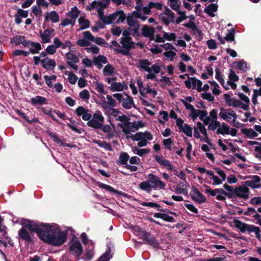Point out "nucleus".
I'll list each match as a JSON object with an SVG mask.
<instances>
[{
  "mask_svg": "<svg viewBox=\"0 0 261 261\" xmlns=\"http://www.w3.org/2000/svg\"><path fill=\"white\" fill-rule=\"evenodd\" d=\"M150 65L151 62L148 60H139V67L148 72H151V68L149 67Z\"/></svg>",
  "mask_w": 261,
  "mask_h": 261,
  "instance_id": "32",
  "label": "nucleus"
},
{
  "mask_svg": "<svg viewBox=\"0 0 261 261\" xmlns=\"http://www.w3.org/2000/svg\"><path fill=\"white\" fill-rule=\"evenodd\" d=\"M163 212L162 213H156L153 215V217L156 218H160L164 221L168 222H175V219L172 216L168 215L167 214Z\"/></svg>",
  "mask_w": 261,
  "mask_h": 261,
  "instance_id": "17",
  "label": "nucleus"
},
{
  "mask_svg": "<svg viewBox=\"0 0 261 261\" xmlns=\"http://www.w3.org/2000/svg\"><path fill=\"white\" fill-rule=\"evenodd\" d=\"M204 186L205 188H206L205 190V193L208 194L211 196L214 197L216 196L217 194H223L228 198L231 197V195H230L229 193H227V192L223 189L219 188L212 190L209 186L207 185H204Z\"/></svg>",
  "mask_w": 261,
  "mask_h": 261,
  "instance_id": "9",
  "label": "nucleus"
},
{
  "mask_svg": "<svg viewBox=\"0 0 261 261\" xmlns=\"http://www.w3.org/2000/svg\"><path fill=\"white\" fill-rule=\"evenodd\" d=\"M221 126V123L217 120H212L209 124L208 129L214 130L216 129H218L219 126Z\"/></svg>",
  "mask_w": 261,
  "mask_h": 261,
  "instance_id": "48",
  "label": "nucleus"
},
{
  "mask_svg": "<svg viewBox=\"0 0 261 261\" xmlns=\"http://www.w3.org/2000/svg\"><path fill=\"white\" fill-rule=\"evenodd\" d=\"M136 43L132 41V40H131L130 44H129L128 46H127V49H114V50H115L118 53H120L124 56H128L129 55V50L130 49H133L136 48Z\"/></svg>",
  "mask_w": 261,
  "mask_h": 261,
  "instance_id": "21",
  "label": "nucleus"
},
{
  "mask_svg": "<svg viewBox=\"0 0 261 261\" xmlns=\"http://www.w3.org/2000/svg\"><path fill=\"white\" fill-rule=\"evenodd\" d=\"M140 203L141 205L144 206L156 208L158 211H159V210H163V208L161 207V206L159 204H158L157 203H155V202H140Z\"/></svg>",
  "mask_w": 261,
  "mask_h": 261,
  "instance_id": "40",
  "label": "nucleus"
},
{
  "mask_svg": "<svg viewBox=\"0 0 261 261\" xmlns=\"http://www.w3.org/2000/svg\"><path fill=\"white\" fill-rule=\"evenodd\" d=\"M110 252L111 249L110 247H109L108 250L96 261H109L112 257Z\"/></svg>",
  "mask_w": 261,
  "mask_h": 261,
  "instance_id": "34",
  "label": "nucleus"
},
{
  "mask_svg": "<svg viewBox=\"0 0 261 261\" xmlns=\"http://www.w3.org/2000/svg\"><path fill=\"white\" fill-rule=\"evenodd\" d=\"M217 134H221L222 135H229L230 133V127L225 123L221 124V126L217 129Z\"/></svg>",
  "mask_w": 261,
  "mask_h": 261,
  "instance_id": "24",
  "label": "nucleus"
},
{
  "mask_svg": "<svg viewBox=\"0 0 261 261\" xmlns=\"http://www.w3.org/2000/svg\"><path fill=\"white\" fill-rule=\"evenodd\" d=\"M132 40V38L130 37H122L121 38L120 43L122 45L124 49H127V46H129Z\"/></svg>",
  "mask_w": 261,
  "mask_h": 261,
  "instance_id": "43",
  "label": "nucleus"
},
{
  "mask_svg": "<svg viewBox=\"0 0 261 261\" xmlns=\"http://www.w3.org/2000/svg\"><path fill=\"white\" fill-rule=\"evenodd\" d=\"M243 179H251V180H246L245 183V186H248L252 189H257L261 187V178L258 175H249L244 176L242 178Z\"/></svg>",
  "mask_w": 261,
  "mask_h": 261,
  "instance_id": "7",
  "label": "nucleus"
},
{
  "mask_svg": "<svg viewBox=\"0 0 261 261\" xmlns=\"http://www.w3.org/2000/svg\"><path fill=\"white\" fill-rule=\"evenodd\" d=\"M96 185L100 188L105 189L107 191H110L111 192H113L114 193H116L118 195H121L123 197H127V194L122 192L120 191H119L118 190L114 189L111 186L100 182L99 181L97 182Z\"/></svg>",
  "mask_w": 261,
  "mask_h": 261,
  "instance_id": "13",
  "label": "nucleus"
},
{
  "mask_svg": "<svg viewBox=\"0 0 261 261\" xmlns=\"http://www.w3.org/2000/svg\"><path fill=\"white\" fill-rule=\"evenodd\" d=\"M50 34H49V29H46L42 33V31H40V36L42 39L43 43H46L50 42Z\"/></svg>",
  "mask_w": 261,
  "mask_h": 261,
  "instance_id": "30",
  "label": "nucleus"
},
{
  "mask_svg": "<svg viewBox=\"0 0 261 261\" xmlns=\"http://www.w3.org/2000/svg\"><path fill=\"white\" fill-rule=\"evenodd\" d=\"M129 158V156L127 153L121 152L119 156V160L116 161V163L117 165L126 166Z\"/></svg>",
  "mask_w": 261,
  "mask_h": 261,
  "instance_id": "20",
  "label": "nucleus"
},
{
  "mask_svg": "<svg viewBox=\"0 0 261 261\" xmlns=\"http://www.w3.org/2000/svg\"><path fill=\"white\" fill-rule=\"evenodd\" d=\"M177 13L180 16L177 17L175 20H174V23L175 24H178L187 18V16L186 15L185 12L178 11Z\"/></svg>",
  "mask_w": 261,
  "mask_h": 261,
  "instance_id": "49",
  "label": "nucleus"
},
{
  "mask_svg": "<svg viewBox=\"0 0 261 261\" xmlns=\"http://www.w3.org/2000/svg\"><path fill=\"white\" fill-rule=\"evenodd\" d=\"M155 29L148 25H144L142 28V35L145 37H149L150 41L154 40L153 35Z\"/></svg>",
  "mask_w": 261,
  "mask_h": 261,
  "instance_id": "14",
  "label": "nucleus"
},
{
  "mask_svg": "<svg viewBox=\"0 0 261 261\" xmlns=\"http://www.w3.org/2000/svg\"><path fill=\"white\" fill-rule=\"evenodd\" d=\"M65 74L68 75V81L71 84H75L77 80V77L71 71H66Z\"/></svg>",
  "mask_w": 261,
  "mask_h": 261,
  "instance_id": "39",
  "label": "nucleus"
},
{
  "mask_svg": "<svg viewBox=\"0 0 261 261\" xmlns=\"http://www.w3.org/2000/svg\"><path fill=\"white\" fill-rule=\"evenodd\" d=\"M201 97L208 101H213L214 100V96L210 93L205 92L201 94Z\"/></svg>",
  "mask_w": 261,
  "mask_h": 261,
  "instance_id": "56",
  "label": "nucleus"
},
{
  "mask_svg": "<svg viewBox=\"0 0 261 261\" xmlns=\"http://www.w3.org/2000/svg\"><path fill=\"white\" fill-rule=\"evenodd\" d=\"M164 38H165V40H167L168 41H175L176 38V34L174 33L169 34L167 32H164Z\"/></svg>",
  "mask_w": 261,
  "mask_h": 261,
  "instance_id": "50",
  "label": "nucleus"
},
{
  "mask_svg": "<svg viewBox=\"0 0 261 261\" xmlns=\"http://www.w3.org/2000/svg\"><path fill=\"white\" fill-rule=\"evenodd\" d=\"M170 2V6L174 11L178 12L180 8L177 0H168Z\"/></svg>",
  "mask_w": 261,
  "mask_h": 261,
  "instance_id": "54",
  "label": "nucleus"
},
{
  "mask_svg": "<svg viewBox=\"0 0 261 261\" xmlns=\"http://www.w3.org/2000/svg\"><path fill=\"white\" fill-rule=\"evenodd\" d=\"M207 45L209 49H215L217 48L216 41L213 39H210L207 41Z\"/></svg>",
  "mask_w": 261,
  "mask_h": 261,
  "instance_id": "64",
  "label": "nucleus"
},
{
  "mask_svg": "<svg viewBox=\"0 0 261 261\" xmlns=\"http://www.w3.org/2000/svg\"><path fill=\"white\" fill-rule=\"evenodd\" d=\"M96 85V89L97 91L101 94H106V92L105 91L103 88V84L102 83L96 82L95 84Z\"/></svg>",
  "mask_w": 261,
  "mask_h": 261,
  "instance_id": "61",
  "label": "nucleus"
},
{
  "mask_svg": "<svg viewBox=\"0 0 261 261\" xmlns=\"http://www.w3.org/2000/svg\"><path fill=\"white\" fill-rule=\"evenodd\" d=\"M41 110L43 113L46 114L48 116H49L53 120H54L56 122L58 121V120L53 114V112H54V111H53L51 108L48 109L46 107H42L41 108Z\"/></svg>",
  "mask_w": 261,
  "mask_h": 261,
  "instance_id": "38",
  "label": "nucleus"
},
{
  "mask_svg": "<svg viewBox=\"0 0 261 261\" xmlns=\"http://www.w3.org/2000/svg\"><path fill=\"white\" fill-rule=\"evenodd\" d=\"M180 130L188 137H191L192 136V128L187 123L184 124V126Z\"/></svg>",
  "mask_w": 261,
  "mask_h": 261,
  "instance_id": "41",
  "label": "nucleus"
},
{
  "mask_svg": "<svg viewBox=\"0 0 261 261\" xmlns=\"http://www.w3.org/2000/svg\"><path fill=\"white\" fill-rule=\"evenodd\" d=\"M34 48H30V52L32 54H35L39 53V51L42 49L41 44L38 42H35L29 40V45Z\"/></svg>",
  "mask_w": 261,
  "mask_h": 261,
  "instance_id": "27",
  "label": "nucleus"
},
{
  "mask_svg": "<svg viewBox=\"0 0 261 261\" xmlns=\"http://www.w3.org/2000/svg\"><path fill=\"white\" fill-rule=\"evenodd\" d=\"M242 134L245 135L247 138L253 139L257 137L258 134L252 128H243L241 129Z\"/></svg>",
  "mask_w": 261,
  "mask_h": 261,
  "instance_id": "25",
  "label": "nucleus"
},
{
  "mask_svg": "<svg viewBox=\"0 0 261 261\" xmlns=\"http://www.w3.org/2000/svg\"><path fill=\"white\" fill-rule=\"evenodd\" d=\"M21 224L23 227L19 230L18 236L28 245L34 243L31 236L33 232H36L45 243L53 246H60L66 241L67 232L62 231L58 225L28 219H23Z\"/></svg>",
  "mask_w": 261,
  "mask_h": 261,
  "instance_id": "1",
  "label": "nucleus"
},
{
  "mask_svg": "<svg viewBox=\"0 0 261 261\" xmlns=\"http://www.w3.org/2000/svg\"><path fill=\"white\" fill-rule=\"evenodd\" d=\"M220 112L219 113V116L223 120H227V119H231L230 117L228 116L227 113L224 108L221 107L220 108Z\"/></svg>",
  "mask_w": 261,
  "mask_h": 261,
  "instance_id": "58",
  "label": "nucleus"
},
{
  "mask_svg": "<svg viewBox=\"0 0 261 261\" xmlns=\"http://www.w3.org/2000/svg\"><path fill=\"white\" fill-rule=\"evenodd\" d=\"M148 179L145 181L141 182L139 187L142 190L147 192L149 193L151 191V189L163 190L166 187V184L161 180V178L156 175L149 173L148 175Z\"/></svg>",
  "mask_w": 261,
  "mask_h": 261,
  "instance_id": "2",
  "label": "nucleus"
},
{
  "mask_svg": "<svg viewBox=\"0 0 261 261\" xmlns=\"http://www.w3.org/2000/svg\"><path fill=\"white\" fill-rule=\"evenodd\" d=\"M223 187L229 192H227V193H229L231 195V197L229 198V199H233L235 198V196L243 198L244 200H247L249 198V194L250 193L249 189L244 185H240L238 187L234 188L232 186L225 184L223 185Z\"/></svg>",
  "mask_w": 261,
  "mask_h": 261,
  "instance_id": "4",
  "label": "nucleus"
},
{
  "mask_svg": "<svg viewBox=\"0 0 261 261\" xmlns=\"http://www.w3.org/2000/svg\"><path fill=\"white\" fill-rule=\"evenodd\" d=\"M163 143L167 149L170 150H171V144L172 143V140L171 138L164 139L163 141Z\"/></svg>",
  "mask_w": 261,
  "mask_h": 261,
  "instance_id": "63",
  "label": "nucleus"
},
{
  "mask_svg": "<svg viewBox=\"0 0 261 261\" xmlns=\"http://www.w3.org/2000/svg\"><path fill=\"white\" fill-rule=\"evenodd\" d=\"M79 14L80 11L77 8L76 6H74L73 8H71V11L68 14V16L72 19H76L79 16Z\"/></svg>",
  "mask_w": 261,
  "mask_h": 261,
  "instance_id": "37",
  "label": "nucleus"
},
{
  "mask_svg": "<svg viewBox=\"0 0 261 261\" xmlns=\"http://www.w3.org/2000/svg\"><path fill=\"white\" fill-rule=\"evenodd\" d=\"M118 18L116 22L117 23L123 22L126 18V16H125L123 11L119 10V11H118Z\"/></svg>",
  "mask_w": 261,
  "mask_h": 261,
  "instance_id": "51",
  "label": "nucleus"
},
{
  "mask_svg": "<svg viewBox=\"0 0 261 261\" xmlns=\"http://www.w3.org/2000/svg\"><path fill=\"white\" fill-rule=\"evenodd\" d=\"M192 191L193 193H191L190 195L193 201L198 203H202L206 201L205 198L195 186L192 187Z\"/></svg>",
  "mask_w": 261,
  "mask_h": 261,
  "instance_id": "8",
  "label": "nucleus"
},
{
  "mask_svg": "<svg viewBox=\"0 0 261 261\" xmlns=\"http://www.w3.org/2000/svg\"><path fill=\"white\" fill-rule=\"evenodd\" d=\"M194 31V32L193 34L195 36L197 40H198V41L202 40L203 38V34L202 32V31L199 30L198 28H197V30Z\"/></svg>",
  "mask_w": 261,
  "mask_h": 261,
  "instance_id": "59",
  "label": "nucleus"
},
{
  "mask_svg": "<svg viewBox=\"0 0 261 261\" xmlns=\"http://www.w3.org/2000/svg\"><path fill=\"white\" fill-rule=\"evenodd\" d=\"M236 227L239 229L242 233H244L246 231L249 232H255L258 227L253 225H250L247 223L242 222L241 221L238 219H234L233 221Z\"/></svg>",
  "mask_w": 261,
  "mask_h": 261,
  "instance_id": "6",
  "label": "nucleus"
},
{
  "mask_svg": "<svg viewBox=\"0 0 261 261\" xmlns=\"http://www.w3.org/2000/svg\"><path fill=\"white\" fill-rule=\"evenodd\" d=\"M47 134L53 140L57 143L60 144L61 145H63V142L60 138H58L57 135L56 133H53L50 131H47Z\"/></svg>",
  "mask_w": 261,
  "mask_h": 261,
  "instance_id": "46",
  "label": "nucleus"
},
{
  "mask_svg": "<svg viewBox=\"0 0 261 261\" xmlns=\"http://www.w3.org/2000/svg\"><path fill=\"white\" fill-rule=\"evenodd\" d=\"M33 106L42 105L46 104L47 99L45 97L41 96H36L31 98L29 101Z\"/></svg>",
  "mask_w": 261,
  "mask_h": 261,
  "instance_id": "15",
  "label": "nucleus"
},
{
  "mask_svg": "<svg viewBox=\"0 0 261 261\" xmlns=\"http://www.w3.org/2000/svg\"><path fill=\"white\" fill-rule=\"evenodd\" d=\"M69 250L72 254L75 256L76 261H79L83 251V247L80 241L77 239H73L70 242Z\"/></svg>",
  "mask_w": 261,
  "mask_h": 261,
  "instance_id": "5",
  "label": "nucleus"
},
{
  "mask_svg": "<svg viewBox=\"0 0 261 261\" xmlns=\"http://www.w3.org/2000/svg\"><path fill=\"white\" fill-rule=\"evenodd\" d=\"M87 125L94 129H100L102 126V123L94 119H91L87 122Z\"/></svg>",
  "mask_w": 261,
  "mask_h": 261,
  "instance_id": "33",
  "label": "nucleus"
},
{
  "mask_svg": "<svg viewBox=\"0 0 261 261\" xmlns=\"http://www.w3.org/2000/svg\"><path fill=\"white\" fill-rule=\"evenodd\" d=\"M116 120L123 122V124L120 123L118 124L119 126L121 128H123L124 126H128L130 123V122H129V118L124 114L121 116H119Z\"/></svg>",
  "mask_w": 261,
  "mask_h": 261,
  "instance_id": "31",
  "label": "nucleus"
},
{
  "mask_svg": "<svg viewBox=\"0 0 261 261\" xmlns=\"http://www.w3.org/2000/svg\"><path fill=\"white\" fill-rule=\"evenodd\" d=\"M234 34L235 30L234 29H231L229 30V33L227 34V35L224 37V39L228 42H235L234 40Z\"/></svg>",
  "mask_w": 261,
  "mask_h": 261,
  "instance_id": "42",
  "label": "nucleus"
},
{
  "mask_svg": "<svg viewBox=\"0 0 261 261\" xmlns=\"http://www.w3.org/2000/svg\"><path fill=\"white\" fill-rule=\"evenodd\" d=\"M107 99H108L107 101H104L101 105L102 107L106 109L108 108L107 105L112 108H114L116 106V101L112 98V96L110 95L107 96Z\"/></svg>",
  "mask_w": 261,
  "mask_h": 261,
  "instance_id": "29",
  "label": "nucleus"
},
{
  "mask_svg": "<svg viewBox=\"0 0 261 261\" xmlns=\"http://www.w3.org/2000/svg\"><path fill=\"white\" fill-rule=\"evenodd\" d=\"M128 98L127 99H125L124 98L123 99V102H122V106L123 108L126 109H129L132 108V106L133 105V107L135 108H136V106L134 103V100L133 98L127 96Z\"/></svg>",
  "mask_w": 261,
  "mask_h": 261,
  "instance_id": "28",
  "label": "nucleus"
},
{
  "mask_svg": "<svg viewBox=\"0 0 261 261\" xmlns=\"http://www.w3.org/2000/svg\"><path fill=\"white\" fill-rule=\"evenodd\" d=\"M133 230L136 235L139 239L143 240L146 244L149 245L154 248H158L159 247L158 241L150 231H147L137 225L133 227Z\"/></svg>",
  "mask_w": 261,
  "mask_h": 261,
  "instance_id": "3",
  "label": "nucleus"
},
{
  "mask_svg": "<svg viewBox=\"0 0 261 261\" xmlns=\"http://www.w3.org/2000/svg\"><path fill=\"white\" fill-rule=\"evenodd\" d=\"M218 10V6L215 4H211L206 7L204 10L205 13H206L211 17H214V12H216Z\"/></svg>",
  "mask_w": 261,
  "mask_h": 261,
  "instance_id": "23",
  "label": "nucleus"
},
{
  "mask_svg": "<svg viewBox=\"0 0 261 261\" xmlns=\"http://www.w3.org/2000/svg\"><path fill=\"white\" fill-rule=\"evenodd\" d=\"M229 81L233 82H237L239 81V76L236 74L235 72L232 69H230L229 74Z\"/></svg>",
  "mask_w": 261,
  "mask_h": 261,
  "instance_id": "57",
  "label": "nucleus"
},
{
  "mask_svg": "<svg viewBox=\"0 0 261 261\" xmlns=\"http://www.w3.org/2000/svg\"><path fill=\"white\" fill-rule=\"evenodd\" d=\"M101 4H102V2H97L96 1H94L92 2L91 6L87 8V9L89 10H91L92 9L97 8L98 7H101Z\"/></svg>",
  "mask_w": 261,
  "mask_h": 261,
  "instance_id": "62",
  "label": "nucleus"
},
{
  "mask_svg": "<svg viewBox=\"0 0 261 261\" xmlns=\"http://www.w3.org/2000/svg\"><path fill=\"white\" fill-rule=\"evenodd\" d=\"M126 138H130L134 141H138L144 139V134L142 132H138L135 135H131L130 136H126Z\"/></svg>",
  "mask_w": 261,
  "mask_h": 261,
  "instance_id": "36",
  "label": "nucleus"
},
{
  "mask_svg": "<svg viewBox=\"0 0 261 261\" xmlns=\"http://www.w3.org/2000/svg\"><path fill=\"white\" fill-rule=\"evenodd\" d=\"M108 62L107 58L103 55H99L93 60V64L97 66L98 69L102 68L101 63L106 64Z\"/></svg>",
  "mask_w": 261,
  "mask_h": 261,
  "instance_id": "19",
  "label": "nucleus"
},
{
  "mask_svg": "<svg viewBox=\"0 0 261 261\" xmlns=\"http://www.w3.org/2000/svg\"><path fill=\"white\" fill-rule=\"evenodd\" d=\"M76 44L81 47H87L91 44V43L88 40L85 38L79 39L76 41Z\"/></svg>",
  "mask_w": 261,
  "mask_h": 261,
  "instance_id": "52",
  "label": "nucleus"
},
{
  "mask_svg": "<svg viewBox=\"0 0 261 261\" xmlns=\"http://www.w3.org/2000/svg\"><path fill=\"white\" fill-rule=\"evenodd\" d=\"M50 20L53 23H57L59 21V15L55 11H52L49 13Z\"/></svg>",
  "mask_w": 261,
  "mask_h": 261,
  "instance_id": "45",
  "label": "nucleus"
},
{
  "mask_svg": "<svg viewBox=\"0 0 261 261\" xmlns=\"http://www.w3.org/2000/svg\"><path fill=\"white\" fill-rule=\"evenodd\" d=\"M115 71L114 67L111 64H107L103 69V73L106 76L112 75Z\"/></svg>",
  "mask_w": 261,
  "mask_h": 261,
  "instance_id": "35",
  "label": "nucleus"
},
{
  "mask_svg": "<svg viewBox=\"0 0 261 261\" xmlns=\"http://www.w3.org/2000/svg\"><path fill=\"white\" fill-rule=\"evenodd\" d=\"M89 110L85 109L83 107L80 106L77 107L75 112L79 116H82V119L85 121H89L91 119V115L88 113Z\"/></svg>",
  "mask_w": 261,
  "mask_h": 261,
  "instance_id": "10",
  "label": "nucleus"
},
{
  "mask_svg": "<svg viewBox=\"0 0 261 261\" xmlns=\"http://www.w3.org/2000/svg\"><path fill=\"white\" fill-rule=\"evenodd\" d=\"M237 67L240 70L247 71L250 69V67L248 66L247 63L244 60H242L237 63Z\"/></svg>",
  "mask_w": 261,
  "mask_h": 261,
  "instance_id": "44",
  "label": "nucleus"
},
{
  "mask_svg": "<svg viewBox=\"0 0 261 261\" xmlns=\"http://www.w3.org/2000/svg\"><path fill=\"white\" fill-rule=\"evenodd\" d=\"M66 58L67 60H70L72 61L73 63H76L79 62V60L76 56L75 55L68 52L66 55Z\"/></svg>",
  "mask_w": 261,
  "mask_h": 261,
  "instance_id": "53",
  "label": "nucleus"
},
{
  "mask_svg": "<svg viewBox=\"0 0 261 261\" xmlns=\"http://www.w3.org/2000/svg\"><path fill=\"white\" fill-rule=\"evenodd\" d=\"M127 88V86L124 84V83L123 84H121L120 82L112 83L110 87L111 90L113 91H123V89H126Z\"/></svg>",
  "mask_w": 261,
  "mask_h": 261,
  "instance_id": "22",
  "label": "nucleus"
},
{
  "mask_svg": "<svg viewBox=\"0 0 261 261\" xmlns=\"http://www.w3.org/2000/svg\"><path fill=\"white\" fill-rule=\"evenodd\" d=\"M79 23L80 25V30H83L88 29L90 27V21L85 19L84 17H80L78 20Z\"/></svg>",
  "mask_w": 261,
  "mask_h": 261,
  "instance_id": "26",
  "label": "nucleus"
},
{
  "mask_svg": "<svg viewBox=\"0 0 261 261\" xmlns=\"http://www.w3.org/2000/svg\"><path fill=\"white\" fill-rule=\"evenodd\" d=\"M155 160L160 165L168 167V170H173V166L169 160L163 159L159 155L155 156Z\"/></svg>",
  "mask_w": 261,
  "mask_h": 261,
  "instance_id": "16",
  "label": "nucleus"
},
{
  "mask_svg": "<svg viewBox=\"0 0 261 261\" xmlns=\"http://www.w3.org/2000/svg\"><path fill=\"white\" fill-rule=\"evenodd\" d=\"M11 43L14 44L16 46L22 44L24 47H28L29 45V40H27L24 36L17 35L13 37L11 39Z\"/></svg>",
  "mask_w": 261,
  "mask_h": 261,
  "instance_id": "11",
  "label": "nucleus"
},
{
  "mask_svg": "<svg viewBox=\"0 0 261 261\" xmlns=\"http://www.w3.org/2000/svg\"><path fill=\"white\" fill-rule=\"evenodd\" d=\"M80 98L83 100H87L90 98V94L89 91L85 89L80 92L79 94Z\"/></svg>",
  "mask_w": 261,
  "mask_h": 261,
  "instance_id": "55",
  "label": "nucleus"
},
{
  "mask_svg": "<svg viewBox=\"0 0 261 261\" xmlns=\"http://www.w3.org/2000/svg\"><path fill=\"white\" fill-rule=\"evenodd\" d=\"M165 11L161 14V15H165L169 17H170L171 19V21L173 22H174V18H175V14L174 13L171 11L167 7H165Z\"/></svg>",
  "mask_w": 261,
  "mask_h": 261,
  "instance_id": "47",
  "label": "nucleus"
},
{
  "mask_svg": "<svg viewBox=\"0 0 261 261\" xmlns=\"http://www.w3.org/2000/svg\"><path fill=\"white\" fill-rule=\"evenodd\" d=\"M94 244L92 242L87 245L85 250V258L86 259L90 260L94 256Z\"/></svg>",
  "mask_w": 261,
  "mask_h": 261,
  "instance_id": "18",
  "label": "nucleus"
},
{
  "mask_svg": "<svg viewBox=\"0 0 261 261\" xmlns=\"http://www.w3.org/2000/svg\"><path fill=\"white\" fill-rule=\"evenodd\" d=\"M83 36L84 38L89 41H94V37L92 35V34L89 31H86L83 33Z\"/></svg>",
  "mask_w": 261,
  "mask_h": 261,
  "instance_id": "60",
  "label": "nucleus"
},
{
  "mask_svg": "<svg viewBox=\"0 0 261 261\" xmlns=\"http://www.w3.org/2000/svg\"><path fill=\"white\" fill-rule=\"evenodd\" d=\"M56 66V63L54 59L46 57L43 59L42 67L47 71L53 70Z\"/></svg>",
  "mask_w": 261,
  "mask_h": 261,
  "instance_id": "12",
  "label": "nucleus"
}]
</instances>
